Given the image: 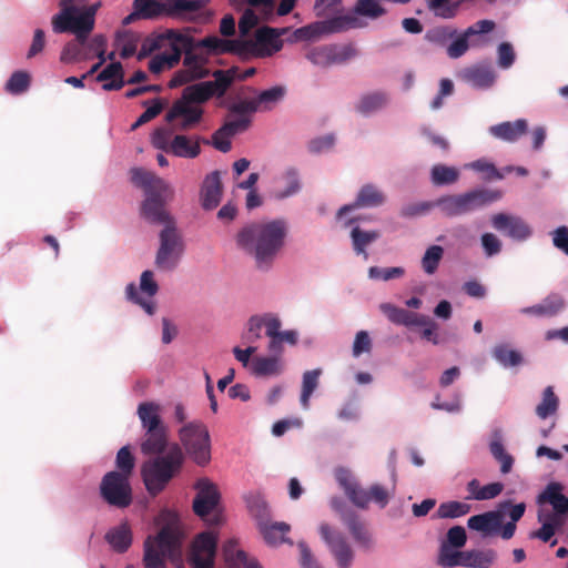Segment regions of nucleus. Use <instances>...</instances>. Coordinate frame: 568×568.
<instances>
[{
    "label": "nucleus",
    "instance_id": "obj_1",
    "mask_svg": "<svg viewBox=\"0 0 568 568\" xmlns=\"http://www.w3.org/2000/svg\"><path fill=\"white\" fill-rule=\"evenodd\" d=\"M287 227L284 221L253 223L237 234V245L253 255L258 268H268L284 245Z\"/></svg>",
    "mask_w": 568,
    "mask_h": 568
},
{
    "label": "nucleus",
    "instance_id": "obj_2",
    "mask_svg": "<svg viewBox=\"0 0 568 568\" xmlns=\"http://www.w3.org/2000/svg\"><path fill=\"white\" fill-rule=\"evenodd\" d=\"M131 180L144 192L145 199L141 203L140 214L145 221L163 227L176 224L175 219L165 207L174 197V190L170 183L141 168L132 169Z\"/></svg>",
    "mask_w": 568,
    "mask_h": 568
},
{
    "label": "nucleus",
    "instance_id": "obj_3",
    "mask_svg": "<svg viewBox=\"0 0 568 568\" xmlns=\"http://www.w3.org/2000/svg\"><path fill=\"white\" fill-rule=\"evenodd\" d=\"M164 520L155 536L144 541L143 564L145 568H166V559L181 560L184 532L176 516L172 513L161 515Z\"/></svg>",
    "mask_w": 568,
    "mask_h": 568
},
{
    "label": "nucleus",
    "instance_id": "obj_4",
    "mask_svg": "<svg viewBox=\"0 0 568 568\" xmlns=\"http://www.w3.org/2000/svg\"><path fill=\"white\" fill-rule=\"evenodd\" d=\"M101 2L88 4V0H60L59 12L51 19L52 31L57 34L70 33L78 36L77 41L92 33L95 16Z\"/></svg>",
    "mask_w": 568,
    "mask_h": 568
},
{
    "label": "nucleus",
    "instance_id": "obj_5",
    "mask_svg": "<svg viewBox=\"0 0 568 568\" xmlns=\"http://www.w3.org/2000/svg\"><path fill=\"white\" fill-rule=\"evenodd\" d=\"M184 463V454L179 444H173L164 455L145 462L141 475L148 493L159 495L172 478L178 475Z\"/></svg>",
    "mask_w": 568,
    "mask_h": 568
},
{
    "label": "nucleus",
    "instance_id": "obj_6",
    "mask_svg": "<svg viewBox=\"0 0 568 568\" xmlns=\"http://www.w3.org/2000/svg\"><path fill=\"white\" fill-rule=\"evenodd\" d=\"M501 197V193L488 189H475L463 194L445 195L435 201L446 216L453 217L470 213Z\"/></svg>",
    "mask_w": 568,
    "mask_h": 568
},
{
    "label": "nucleus",
    "instance_id": "obj_7",
    "mask_svg": "<svg viewBox=\"0 0 568 568\" xmlns=\"http://www.w3.org/2000/svg\"><path fill=\"white\" fill-rule=\"evenodd\" d=\"M181 448L201 467L211 462V436L206 425L199 419L185 423L178 432Z\"/></svg>",
    "mask_w": 568,
    "mask_h": 568
},
{
    "label": "nucleus",
    "instance_id": "obj_8",
    "mask_svg": "<svg viewBox=\"0 0 568 568\" xmlns=\"http://www.w3.org/2000/svg\"><path fill=\"white\" fill-rule=\"evenodd\" d=\"M236 67L227 70H215L212 72L214 81H205L191 84L184 88L182 93L183 101L189 103H204L212 97H223L235 80Z\"/></svg>",
    "mask_w": 568,
    "mask_h": 568
},
{
    "label": "nucleus",
    "instance_id": "obj_9",
    "mask_svg": "<svg viewBox=\"0 0 568 568\" xmlns=\"http://www.w3.org/2000/svg\"><path fill=\"white\" fill-rule=\"evenodd\" d=\"M209 0H134L133 7L142 19H156L161 16L182 18L186 13L201 10Z\"/></svg>",
    "mask_w": 568,
    "mask_h": 568
},
{
    "label": "nucleus",
    "instance_id": "obj_10",
    "mask_svg": "<svg viewBox=\"0 0 568 568\" xmlns=\"http://www.w3.org/2000/svg\"><path fill=\"white\" fill-rule=\"evenodd\" d=\"M159 240L155 266L163 271H172L178 266L184 252L183 237L176 224L163 227L159 234Z\"/></svg>",
    "mask_w": 568,
    "mask_h": 568
},
{
    "label": "nucleus",
    "instance_id": "obj_11",
    "mask_svg": "<svg viewBox=\"0 0 568 568\" xmlns=\"http://www.w3.org/2000/svg\"><path fill=\"white\" fill-rule=\"evenodd\" d=\"M99 491L101 498L111 507L128 508L133 501L130 477L108 471L101 479Z\"/></svg>",
    "mask_w": 568,
    "mask_h": 568
},
{
    "label": "nucleus",
    "instance_id": "obj_12",
    "mask_svg": "<svg viewBox=\"0 0 568 568\" xmlns=\"http://www.w3.org/2000/svg\"><path fill=\"white\" fill-rule=\"evenodd\" d=\"M194 488L197 493L193 500V511L210 525H219L221 517L214 514L221 500L217 486L207 477H202L195 481Z\"/></svg>",
    "mask_w": 568,
    "mask_h": 568
},
{
    "label": "nucleus",
    "instance_id": "obj_13",
    "mask_svg": "<svg viewBox=\"0 0 568 568\" xmlns=\"http://www.w3.org/2000/svg\"><path fill=\"white\" fill-rule=\"evenodd\" d=\"M364 26L358 17L351 13L313 22L297 29L295 33L300 39L313 40L324 34L339 33L349 29L363 28Z\"/></svg>",
    "mask_w": 568,
    "mask_h": 568
},
{
    "label": "nucleus",
    "instance_id": "obj_14",
    "mask_svg": "<svg viewBox=\"0 0 568 568\" xmlns=\"http://www.w3.org/2000/svg\"><path fill=\"white\" fill-rule=\"evenodd\" d=\"M91 33L85 34L84 39L78 40V36L68 41L62 48L60 61L63 63H75L91 60L95 53H105L106 38L103 34H95L90 38Z\"/></svg>",
    "mask_w": 568,
    "mask_h": 568
},
{
    "label": "nucleus",
    "instance_id": "obj_15",
    "mask_svg": "<svg viewBox=\"0 0 568 568\" xmlns=\"http://www.w3.org/2000/svg\"><path fill=\"white\" fill-rule=\"evenodd\" d=\"M217 550V536L203 531L195 536L189 552L187 562L192 568H214Z\"/></svg>",
    "mask_w": 568,
    "mask_h": 568
},
{
    "label": "nucleus",
    "instance_id": "obj_16",
    "mask_svg": "<svg viewBox=\"0 0 568 568\" xmlns=\"http://www.w3.org/2000/svg\"><path fill=\"white\" fill-rule=\"evenodd\" d=\"M320 534L335 558L338 568H349L354 560V551L344 535L333 530L326 523L321 524Z\"/></svg>",
    "mask_w": 568,
    "mask_h": 568
},
{
    "label": "nucleus",
    "instance_id": "obj_17",
    "mask_svg": "<svg viewBox=\"0 0 568 568\" xmlns=\"http://www.w3.org/2000/svg\"><path fill=\"white\" fill-rule=\"evenodd\" d=\"M490 222L496 231L518 242H524L532 235L530 225L520 216L497 213L491 216Z\"/></svg>",
    "mask_w": 568,
    "mask_h": 568
},
{
    "label": "nucleus",
    "instance_id": "obj_18",
    "mask_svg": "<svg viewBox=\"0 0 568 568\" xmlns=\"http://www.w3.org/2000/svg\"><path fill=\"white\" fill-rule=\"evenodd\" d=\"M503 523L504 511L496 509L469 517L467 526L469 529L480 532L483 537H489L499 532Z\"/></svg>",
    "mask_w": 568,
    "mask_h": 568
},
{
    "label": "nucleus",
    "instance_id": "obj_19",
    "mask_svg": "<svg viewBox=\"0 0 568 568\" xmlns=\"http://www.w3.org/2000/svg\"><path fill=\"white\" fill-rule=\"evenodd\" d=\"M196 45L201 47V49H205L211 55L229 52L241 54L247 50V47L251 45V42L243 40H225L219 38L217 36H209L196 41Z\"/></svg>",
    "mask_w": 568,
    "mask_h": 568
},
{
    "label": "nucleus",
    "instance_id": "obj_20",
    "mask_svg": "<svg viewBox=\"0 0 568 568\" xmlns=\"http://www.w3.org/2000/svg\"><path fill=\"white\" fill-rule=\"evenodd\" d=\"M223 194V185L219 171H213L207 174L202 183L201 187V205L204 210L211 211L221 202Z\"/></svg>",
    "mask_w": 568,
    "mask_h": 568
},
{
    "label": "nucleus",
    "instance_id": "obj_21",
    "mask_svg": "<svg viewBox=\"0 0 568 568\" xmlns=\"http://www.w3.org/2000/svg\"><path fill=\"white\" fill-rule=\"evenodd\" d=\"M385 194L374 184H365L358 191L353 204L344 205L338 210L337 216L342 217L345 213L357 207H376L384 204Z\"/></svg>",
    "mask_w": 568,
    "mask_h": 568
},
{
    "label": "nucleus",
    "instance_id": "obj_22",
    "mask_svg": "<svg viewBox=\"0 0 568 568\" xmlns=\"http://www.w3.org/2000/svg\"><path fill=\"white\" fill-rule=\"evenodd\" d=\"M496 78L495 70L488 64H476L460 72V79L476 89L491 88Z\"/></svg>",
    "mask_w": 568,
    "mask_h": 568
},
{
    "label": "nucleus",
    "instance_id": "obj_23",
    "mask_svg": "<svg viewBox=\"0 0 568 568\" xmlns=\"http://www.w3.org/2000/svg\"><path fill=\"white\" fill-rule=\"evenodd\" d=\"M383 314L394 324L403 325L406 327L426 325L427 316L417 314L405 308L397 307L390 303H383L379 305Z\"/></svg>",
    "mask_w": 568,
    "mask_h": 568
},
{
    "label": "nucleus",
    "instance_id": "obj_24",
    "mask_svg": "<svg viewBox=\"0 0 568 568\" xmlns=\"http://www.w3.org/2000/svg\"><path fill=\"white\" fill-rule=\"evenodd\" d=\"M566 302L560 294L551 293L546 296L540 303L524 307L520 313L535 317H554L564 311Z\"/></svg>",
    "mask_w": 568,
    "mask_h": 568
},
{
    "label": "nucleus",
    "instance_id": "obj_25",
    "mask_svg": "<svg viewBox=\"0 0 568 568\" xmlns=\"http://www.w3.org/2000/svg\"><path fill=\"white\" fill-rule=\"evenodd\" d=\"M390 102V94L387 91L376 90L364 93L355 104V111L368 116L387 108Z\"/></svg>",
    "mask_w": 568,
    "mask_h": 568
},
{
    "label": "nucleus",
    "instance_id": "obj_26",
    "mask_svg": "<svg viewBox=\"0 0 568 568\" xmlns=\"http://www.w3.org/2000/svg\"><path fill=\"white\" fill-rule=\"evenodd\" d=\"M342 521L349 530L353 539L365 550H371L374 547V539L372 534L366 528L365 524L359 520L355 513L344 514Z\"/></svg>",
    "mask_w": 568,
    "mask_h": 568
},
{
    "label": "nucleus",
    "instance_id": "obj_27",
    "mask_svg": "<svg viewBox=\"0 0 568 568\" xmlns=\"http://www.w3.org/2000/svg\"><path fill=\"white\" fill-rule=\"evenodd\" d=\"M203 111L200 108L191 106V103L178 100L166 113V120L173 121L176 118H183L181 128L189 129L200 122Z\"/></svg>",
    "mask_w": 568,
    "mask_h": 568
},
{
    "label": "nucleus",
    "instance_id": "obj_28",
    "mask_svg": "<svg viewBox=\"0 0 568 568\" xmlns=\"http://www.w3.org/2000/svg\"><path fill=\"white\" fill-rule=\"evenodd\" d=\"M527 130L528 123L525 119H518L514 122L506 121L489 128L493 136L506 142H516L526 134Z\"/></svg>",
    "mask_w": 568,
    "mask_h": 568
},
{
    "label": "nucleus",
    "instance_id": "obj_29",
    "mask_svg": "<svg viewBox=\"0 0 568 568\" xmlns=\"http://www.w3.org/2000/svg\"><path fill=\"white\" fill-rule=\"evenodd\" d=\"M561 490L562 485L560 483L552 481L548 484L538 496V503L551 505L554 513L568 515V497H566Z\"/></svg>",
    "mask_w": 568,
    "mask_h": 568
},
{
    "label": "nucleus",
    "instance_id": "obj_30",
    "mask_svg": "<svg viewBox=\"0 0 568 568\" xmlns=\"http://www.w3.org/2000/svg\"><path fill=\"white\" fill-rule=\"evenodd\" d=\"M168 38L170 40H175L176 42L180 43V45L182 47V49L184 51V59H183L184 67L191 73L195 74L196 73L195 68L199 67L197 65V50L201 49V47H197L196 42H194V40L191 37L178 33L173 30H170L168 32Z\"/></svg>",
    "mask_w": 568,
    "mask_h": 568
},
{
    "label": "nucleus",
    "instance_id": "obj_31",
    "mask_svg": "<svg viewBox=\"0 0 568 568\" xmlns=\"http://www.w3.org/2000/svg\"><path fill=\"white\" fill-rule=\"evenodd\" d=\"M169 435L168 427L145 430L141 443V452L144 455H161L168 447Z\"/></svg>",
    "mask_w": 568,
    "mask_h": 568
},
{
    "label": "nucleus",
    "instance_id": "obj_32",
    "mask_svg": "<svg viewBox=\"0 0 568 568\" xmlns=\"http://www.w3.org/2000/svg\"><path fill=\"white\" fill-rule=\"evenodd\" d=\"M136 413L144 432L166 427L160 415V405L154 402L139 404Z\"/></svg>",
    "mask_w": 568,
    "mask_h": 568
},
{
    "label": "nucleus",
    "instance_id": "obj_33",
    "mask_svg": "<svg viewBox=\"0 0 568 568\" xmlns=\"http://www.w3.org/2000/svg\"><path fill=\"white\" fill-rule=\"evenodd\" d=\"M97 81L103 82L102 89L105 91L122 89L124 85L122 64L120 62L110 63L97 75Z\"/></svg>",
    "mask_w": 568,
    "mask_h": 568
},
{
    "label": "nucleus",
    "instance_id": "obj_34",
    "mask_svg": "<svg viewBox=\"0 0 568 568\" xmlns=\"http://www.w3.org/2000/svg\"><path fill=\"white\" fill-rule=\"evenodd\" d=\"M251 371L258 377L277 376L283 372V363L277 356H256L251 362Z\"/></svg>",
    "mask_w": 568,
    "mask_h": 568
},
{
    "label": "nucleus",
    "instance_id": "obj_35",
    "mask_svg": "<svg viewBox=\"0 0 568 568\" xmlns=\"http://www.w3.org/2000/svg\"><path fill=\"white\" fill-rule=\"evenodd\" d=\"M258 530L267 545L277 546L287 541L286 534L290 531V525L267 520L258 525Z\"/></svg>",
    "mask_w": 568,
    "mask_h": 568
},
{
    "label": "nucleus",
    "instance_id": "obj_36",
    "mask_svg": "<svg viewBox=\"0 0 568 568\" xmlns=\"http://www.w3.org/2000/svg\"><path fill=\"white\" fill-rule=\"evenodd\" d=\"M250 514L256 519L257 526L270 520V507L265 497L260 491H250L244 496Z\"/></svg>",
    "mask_w": 568,
    "mask_h": 568
},
{
    "label": "nucleus",
    "instance_id": "obj_37",
    "mask_svg": "<svg viewBox=\"0 0 568 568\" xmlns=\"http://www.w3.org/2000/svg\"><path fill=\"white\" fill-rule=\"evenodd\" d=\"M201 153L200 140H192L186 135L178 134L173 138V145L171 148V154L185 158L194 159Z\"/></svg>",
    "mask_w": 568,
    "mask_h": 568
},
{
    "label": "nucleus",
    "instance_id": "obj_38",
    "mask_svg": "<svg viewBox=\"0 0 568 568\" xmlns=\"http://www.w3.org/2000/svg\"><path fill=\"white\" fill-rule=\"evenodd\" d=\"M105 540L118 552H125L132 544V532L128 524H122L105 535Z\"/></svg>",
    "mask_w": 568,
    "mask_h": 568
},
{
    "label": "nucleus",
    "instance_id": "obj_39",
    "mask_svg": "<svg viewBox=\"0 0 568 568\" xmlns=\"http://www.w3.org/2000/svg\"><path fill=\"white\" fill-rule=\"evenodd\" d=\"M379 236L381 233L377 230L364 231L359 226H355L351 231V239L354 252L357 255H364V258L366 260L368 257L366 247L376 240H378Z\"/></svg>",
    "mask_w": 568,
    "mask_h": 568
},
{
    "label": "nucleus",
    "instance_id": "obj_40",
    "mask_svg": "<svg viewBox=\"0 0 568 568\" xmlns=\"http://www.w3.org/2000/svg\"><path fill=\"white\" fill-rule=\"evenodd\" d=\"M496 551L493 549L466 550L464 555L463 567L489 568L496 560Z\"/></svg>",
    "mask_w": 568,
    "mask_h": 568
},
{
    "label": "nucleus",
    "instance_id": "obj_41",
    "mask_svg": "<svg viewBox=\"0 0 568 568\" xmlns=\"http://www.w3.org/2000/svg\"><path fill=\"white\" fill-rule=\"evenodd\" d=\"M305 57L314 65L327 68L335 64L334 44L314 47L306 52Z\"/></svg>",
    "mask_w": 568,
    "mask_h": 568
},
{
    "label": "nucleus",
    "instance_id": "obj_42",
    "mask_svg": "<svg viewBox=\"0 0 568 568\" xmlns=\"http://www.w3.org/2000/svg\"><path fill=\"white\" fill-rule=\"evenodd\" d=\"M559 407V398L554 392L552 386H547L542 392L541 402L536 407V414L539 418L546 419L555 414Z\"/></svg>",
    "mask_w": 568,
    "mask_h": 568
},
{
    "label": "nucleus",
    "instance_id": "obj_43",
    "mask_svg": "<svg viewBox=\"0 0 568 568\" xmlns=\"http://www.w3.org/2000/svg\"><path fill=\"white\" fill-rule=\"evenodd\" d=\"M285 95V89L283 87H273L264 90L257 94L256 103L258 111L272 110Z\"/></svg>",
    "mask_w": 568,
    "mask_h": 568
},
{
    "label": "nucleus",
    "instance_id": "obj_44",
    "mask_svg": "<svg viewBox=\"0 0 568 568\" xmlns=\"http://www.w3.org/2000/svg\"><path fill=\"white\" fill-rule=\"evenodd\" d=\"M465 551H459L449 547V545H440L437 557V565L442 568L463 567Z\"/></svg>",
    "mask_w": 568,
    "mask_h": 568
},
{
    "label": "nucleus",
    "instance_id": "obj_45",
    "mask_svg": "<svg viewBox=\"0 0 568 568\" xmlns=\"http://www.w3.org/2000/svg\"><path fill=\"white\" fill-rule=\"evenodd\" d=\"M285 32V29L278 30L271 27H262L256 31L255 39L260 44L270 45L274 51H280L283 47L280 37Z\"/></svg>",
    "mask_w": 568,
    "mask_h": 568
},
{
    "label": "nucleus",
    "instance_id": "obj_46",
    "mask_svg": "<svg viewBox=\"0 0 568 568\" xmlns=\"http://www.w3.org/2000/svg\"><path fill=\"white\" fill-rule=\"evenodd\" d=\"M386 9L377 0H357L354 6V14L369 19H378L386 14Z\"/></svg>",
    "mask_w": 568,
    "mask_h": 568
},
{
    "label": "nucleus",
    "instance_id": "obj_47",
    "mask_svg": "<svg viewBox=\"0 0 568 568\" xmlns=\"http://www.w3.org/2000/svg\"><path fill=\"white\" fill-rule=\"evenodd\" d=\"M489 450L493 457L500 463V471L508 474L514 464V458L509 455L499 437L494 438L489 444Z\"/></svg>",
    "mask_w": 568,
    "mask_h": 568
},
{
    "label": "nucleus",
    "instance_id": "obj_48",
    "mask_svg": "<svg viewBox=\"0 0 568 568\" xmlns=\"http://www.w3.org/2000/svg\"><path fill=\"white\" fill-rule=\"evenodd\" d=\"M493 355L495 359L505 367L517 366L523 362L520 353L509 348L506 344L496 345Z\"/></svg>",
    "mask_w": 568,
    "mask_h": 568
},
{
    "label": "nucleus",
    "instance_id": "obj_49",
    "mask_svg": "<svg viewBox=\"0 0 568 568\" xmlns=\"http://www.w3.org/2000/svg\"><path fill=\"white\" fill-rule=\"evenodd\" d=\"M321 373L322 371L317 368L313 371H307L303 374L301 404L305 409H307L310 406V398L318 385V377Z\"/></svg>",
    "mask_w": 568,
    "mask_h": 568
},
{
    "label": "nucleus",
    "instance_id": "obj_50",
    "mask_svg": "<svg viewBox=\"0 0 568 568\" xmlns=\"http://www.w3.org/2000/svg\"><path fill=\"white\" fill-rule=\"evenodd\" d=\"M115 471H118V474H122L131 478L135 467V458L129 446H123L119 449L115 457Z\"/></svg>",
    "mask_w": 568,
    "mask_h": 568
},
{
    "label": "nucleus",
    "instance_id": "obj_51",
    "mask_svg": "<svg viewBox=\"0 0 568 568\" xmlns=\"http://www.w3.org/2000/svg\"><path fill=\"white\" fill-rule=\"evenodd\" d=\"M470 505L462 501H447L437 508V517L439 518H457L467 515L470 511Z\"/></svg>",
    "mask_w": 568,
    "mask_h": 568
},
{
    "label": "nucleus",
    "instance_id": "obj_52",
    "mask_svg": "<svg viewBox=\"0 0 568 568\" xmlns=\"http://www.w3.org/2000/svg\"><path fill=\"white\" fill-rule=\"evenodd\" d=\"M444 256V248L439 245H432L429 246L423 258H422V267L425 273L432 275L434 274L438 265Z\"/></svg>",
    "mask_w": 568,
    "mask_h": 568
},
{
    "label": "nucleus",
    "instance_id": "obj_53",
    "mask_svg": "<svg viewBox=\"0 0 568 568\" xmlns=\"http://www.w3.org/2000/svg\"><path fill=\"white\" fill-rule=\"evenodd\" d=\"M458 171L452 166L437 164L432 169V181L436 185L455 183L458 180Z\"/></svg>",
    "mask_w": 568,
    "mask_h": 568
},
{
    "label": "nucleus",
    "instance_id": "obj_54",
    "mask_svg": "<svg viewBox=\"0 0 568 568\" xmlns=\"http://www.w3.org/2000/svg\"><path fill=\"white\" fill-rule=\"evenodd\" d=\"M30 85V75L24 71H16L6 84V90L12 94L24 92Z\"/></svg>",
    "mask_w": 568,
    "mask_h": 568
},
{
    "label": "nucleus",
    "instance_id": "obj_55",
    "mask_svg": "<svg viewBox=\"0 0 568 568\" xmlns=\"http://www.w3.org/2000/svg\"><path fill=\"white\" fill-rule=\"evenodd\" d=\"M456 29L448 27H437L428 30L425 34V39L430 43L445 45L448 40L456 36Z\"/></svg>",
    "mask_w": 568,
    "mask_h": 568
},
{
    "label": "nucleus",
    "instance_id": "obj_56",
    "mask_svg": "<svg viewBox=\"0 0 568 568\" xmlns=\"http://www.w3.org/2000/svg\"><path fill=\"white\" fill-rule=\"evenodd\" d=\"M538 521L542 524L541 527L531 531L529 537L531 539H539L544 542L551 541L550 546H555L557 544V539L551 540V538L556 534V530L544 519V514L541 511L538 513Z\"/></svg>",
    "mask_w": 568,
    "mask_h": 568
},
{
    "label": "nucleus",
    "instance_id": "obj_57",
    "mask_svg": "<svg viewBox=\"0 0 568 568\" xmlns=\"http://www.w3.org/2000/svg\"><path fill=\"white\" fill-rule=\"evenodd\" d=\"M405 274V270L403 267L396 266V267H378V266H372L368 270V275L373 280H383V281H389L393 278H399Z\"/></svg>",
    "mask_w": 568,
    "mask_h": 568
},
{
    "label": "nucleus",
    "instance_id": "obj_58",
    "mask_svg": "<svg viewBox=\"0 0 568 568\" xmlns=\"http://www.w3.org/2000/svg\"><path fill=\"white\" fill-rule=\"evenodd\" d=\"M467 541L466 530L463 526H454L448 529L446 540L442 545H449L455 549H460Z\"/></svg>",
    "mask_w": 568,
    "mask_h": 568
},
{
    "label": "nucleus",
    "instance_id": "obj_59",
    "mask_svg": "<svg viewBox=\"0 0 568 568\" xmlns=\"http://www.w3.org/2000/svg\"><path fill=\"white\" fill-rule=\"evenodd\" d=\"M284 178L286 180L287 187L284 191L277 192L275 194V197L280 199V200L288 197V196L297 193L301 187L298 174L295 169H288L285 172Z\"/></svg>",
    "mask_w": 568,
    "mask_h": 568
},
{
    "label": "nucleus",
    "instance_id": "obj_60",
    "mask_svg": "<svg viewBox=\"0 0 568 568\" xmlns=\"http://www.w3.org/2000/svg\"><path fill=\"white\" fill-rule=\"evenodd\" d=\"M481 246L486 256L491 257L501 252L503 243L494 233H484L480 237Z\"/></svg>",
    "mask_w": 568,
    "mask_h": 568
},
{
    "label": "nucleus",
    "instance_id": "obj_61",
    "mask_svg": "<svg viewBox=\"0 0 568 568\" xmlns=\"http://www.w3.org/2000/svg\"><path fill=\"white\" fill-rule=\"evenodd\" d=\"M126 298L138 305H140L149 315H153L155 312V304L150 301L143 300L138 294V288L134 283H130L125 287Z\"/></svg>",
    "mask_w": 568,
    "mask_h": 568
},
{
    "label": "nucleus",
    "instance_id": "obj_62",
    "mask_svg": "<svg viewBox=\"0 0 568 568\" xmlns=\"http://www.w3.org/2000/svg\"><path fill=\"white\" fill-rule=\"evenodd\" d=\"M152 144L158 150L171 153V148L173 145L171 133L163 128L156 129L152 134Z\"/></svg>",
    "mask_w": 568,
    "mask_h": 568
},
{
    "label": "nucleus",
    "instance_id": "obj_63",
    "mask_svg": "<svg viewBox=\"0 0 568 568\" xmlns=\"http://www.w3.org/2000/svg\"><path fill=\"white\" fill-rule=\"evenodd\" d=\"M470 37L466 36V31H464L459 37H457L448 47H447V54L452 59H458L462 55H464L468 48V39Z\"/></svg>",
    "mask_w": 568,
    "mask_h": 568
},
{
    "label": "nucleus",
    "instance_id": "obj_64",
    "mask_svg": "<svg viewBox=\"0 0 568 568\" xmlns=\"http://www.w3.org/2000/svg\"><path fill=\"white\" fill-rule=\"evenodd\" d=\"M550 234L554 246L568 255V226L561 225L555 229Z\"/></svg>",
    "mask_w": 568,
    "mask_h": 568
}]
</instances>
